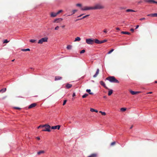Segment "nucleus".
I'll return each mask as SVG.
<instances>
[{"instance_id": "nucleus-31", "label": "nucleus", "mask_w": 157, "mask_h": 157, "mask_svg": "<svg viewBox=\"0 0 157 157\" xmlns=\"http://www.w3.org/2000/svg\"><path fill=\"white\" fill-rule=\"evenodd\" d=\"M126 110V108H122L121 109V110L122 111L124 112Z\"/></svg>"}, {"instance_id": "nucleus-10", "label": "nucleus", "mask_w": 157, "mask_h": 157, "mask_svg": "<svg viewBox=\"0 0 157 157\" xmlns=\"http://www.w3.org/2000/svg\"><path fill=\"white\" fill-rule=\"evenodd\" d=\"M100 83L101 85L103 86L105 89H107L108 90H109V89H108V87L106 86L105 83L103 81H100Z\"/></svg>"}, {"instance_id": "nucleus-62", "label": "nucleus", "mask_w": 157, "mask_h": 157, "mask_svg": "<svg viewBox=\"0 0 157 157\" xmlns=\"http://www.w3.org/2000/svg\"><path fill=\"white\" fill-rule=\"evenodd\" d=\"M14 59H13V60H12V62H13V61H14Z\"/></svg>"}, {"instance_id": "nucleus-53", "label": "nucleus", "mask_w": 157, "mask_h": 157, "mask_svg": "<svg viewBox=\"0 0 157 157\" xmlns=\"http://www.w3.org/2000/svg\"><path fill=\"white\" fill-rule=\"evenodd\" d=\"M139 27V25H137L136 27V29H137V28H138Z\"/></svg>"}, {"instance_id": "nucleus-5", "label": "nucleus", "mask_w": 157, "mask_h": 157, "mask_svg": "<svg viewBox=\"0 0 157 157\" xmlns=\"http://www.w3.org/2000/svg\"><path fill=\"white\" fill-rule=\"evenodd\" d=\"M94 40H92L91 39H87L86 40V42L89 44H92L94 42Z\"/></svg>"}, {"instance_id": "nucleus-55", "label": "nucleus", "mask_w": 157, "mask_h": 157, "mask_svg": "<svg viewBox=\"0 0 157 157\" xmlns=\"http://www.w3.org/2000/svg\"><path fill=\"white\" fill-rule=\"evenodd\" d=\"M83 15V14H82L80 15L79 16H78V17H81L82 15Z\"/></svg>"}, {"instance_id": "nucleus-45", "label": "nucleus", "mask_w": 157, "mask_h": 157, "mask_svg": "<svg viewBox=\"0 0 157 157\" xmlns=\"http://www.w3.org/2000/svg\"><path fill=\"white\" fill-rule=\"evenodd\" d=\"M101 114L102 115H104V116H105L106 115V113L105 112H102V113H101Z\"/></svg>"}, {"instance_id": "nucleus-54", "label": "nucleus", "mask_w": 157, "mask_h": 157, "mask_svg": "<svg viewBox=\"0 0 157 157\" xmlns=\"http://www.w3.org/2000/svg\"><path fill=\"white\" fill-rule=\"evenodd\" d=\"M6 96H4V97H3V98H2V99H5V98H6Z\"/></svg>"}, {"instance_id": "nucleus-50", "label": "nucleus", "mask_w": 157, "mask_h": 157, "mask_svg": "<svg viewBox=\"0 0 157 157\" xmlns=\"http://www.w3.org/2000/svg\"><path fill=\"white\" fill-rule=\"evenodd\" d=\"M130 31H131L132 32H133L134 31V29H130Z\"/></svg>"}, {"instance_id": "nucleus-63", "label": "nucleus", "mask_w": 157, "mask_h": 157, "mask_svg": "<svg viewBox=\"0 0 157 157\" xmlns=\"http://www.w3.org/2000/svg\"><path fill=\"white\" fill-rule=\"evenodd\" d=\"M30 69H33V68H32V67H31L30 68Z\"/></svg>"}, {"instance_id": "nucleus-57", "label": "nucleus", "mask_w": 157, "mask_h": 157, "mask_svg": "<svg viewBox=\"0 0 157 157\" xmlns=\"http://www.w3.org/2000/svg\"><path fill=\"white\" fill-rule=\"evenodd\" d=\"M152 92H148V93H147V94H152Z\"/></svg>"}, {"instance_id": "nucleus-32", "label": "nucleus", "mask_w": 157, "mask_h": 157, "mask_svg": "<svg viewBox=\"0 0 157 157\" xmlns=\"http://www.w3.org/2000/svg\"><path fill=\"white\" fill-rule=\"evenodd\" d=\"M88 94H85L83 95L82 96V98H85L87 96H88Z\"/></svg>"}, {"instance_id": "nucleus-17", "label": "nucleus", "mask_w": 157, "mask_h": 157, "mask_svg": "<svg viewBox=\"0 0 157 157\" xmlns=\"http://www.w3.org/2000/svg\"><path fill=\"white\" fill-rule=\"evenodd\" d=\"M50 15L51 17H55L57 15V14H56V13L52 12L51 13Z\"/></svg>"}, {"instance_id": "nucleus-20", "label": "nucleus", "mask_w": 157, "mask_h": 157, "mask_svg": "<svg viewBox=\"0 0 157 157\" xmlns=\"http://www.w3.org/2000/svg\"><path fill=\"white\" fill-rule=\"evenodd\" d=\"M6 88L2 89L0 90V93H3L6 91Z\"/></svg>"}, {"instance_id": "nucleus-9", "label": "nucleus", "mask_w": 157, "mask_h": 157, "mask_svg": "<svg viewBox=\"0 0 157 157\" xmlns=\"http://www.w3.org/2000/svg\"><path fill=\"white\" fill-rule=\"evenodd\" d=\"M94 42L95 43L99 44L103 43V40L100 41L97 39H95Z\"/></svg>"}, {"instance_id": "nucleus-37", "label": "nucleus", "mask_w": 157, "mask_h": 157, "mask_svg": "<svg viewBox=\"0 0 157 157\" xmlns=\"http://www.w3.org/2000/svg\"><path fill=\"white\" fill-rule=\"evenodd\" d=\"M62 12H63L62 10H59L56 13V14H57V15H58Z\"/></svg>"}, {"instance_id": "nucleus-15", "label": "nucleus", "mask_w": 157, "mask_h": 157, "mask_svg": "<svg viewBox=\"0 0 157 157\" xmlns=\"http://www.w3.org/2000/svg\"><path fill=\"white\" fill-rule=\"evenodd\" d=\"M99 69H97V70L96 71V73L95 74V75L93 76V77L94 78H95L96 77L97 75H98L99 74Z\"/></svg>"}, {"instance_id": "nucleus-18", "label": "nucleus", "mask_w": 157, "mask_h": 157, "mask_svg": "<svg viewBox=\"0 0 157 157\" xmlns=\"http://www.w3.org/2000/svg\"><path fill=\"white\" fill-rule=\"evenodd\" d=\"M97 154L94 153L91 154L90 155L87 157H97Z\"/></svg>"}, {"instance_id": "nucleus-48", "label": "nucleus", "mask_w": 157, "mask_h": 157, "mask_svg": "<svg viewBox=\"0 0 157 157\" xmlns=\"http://www.w3.org/2000/svg\"><path fill=\"white\" fill-rule=\"evenodd\" d=\"M103 43L107 41V40H103Z\"/></svg>"}, {"instance_id": "nucleus-4", "label": "nucleus", "mask_w": 157, "mask_h": 157, "mask_svg": "<svg viewBox=\"0 0 157 157\" xmlns=\"http://www.w3.org/2000/svg\"><path fill=\"white\" fill-rule=\"evenodd\" d=\"M48 40V38L47 37L43 38L39 40L38 43V44H42L44 42H47Z\"/></svg>"}, {"instance_id": "nucleus-2", "label": "nucleus", "mask_w": 157, "mask_h": 157, "mask_svg": "<svg viewBox=\"0 0 157 157\" xmlns=\"http://www.w3.org/2000/svg\"><path fill=\"white\" fill-rule=\"evenodd\" d=\"M104 6L101 4H97L94 7H92L93 10L96 9H101L104 8Z\"/></svg>"}, {"instance_id": "nucleus-49", "label": "nucleus", "mask_w": 157, "mask_h": 157, "mask_svg": "<svg viewBox=\"0 0 157 157\" xmlns=\"http://www.w3.org/2000/svg\"><path fill=\"white\" fill-rule=\"evenodd\" d=\"M40 127H43V125H40V126H38L37 128H40Z\"/></svg>"}, {"instance_id": "nucleus-11", "label": "nucleus", "mask_w": 157, "mask_h": 157, "mask_svg": "<svg viewBox=\"0 0 157 157\" xmlns=\"http://www.w3.org/2000/svg\"><path fill=\"white\" fill-rule=\"evenodd\" d=\"M36 105V103H32L28 107V108L29 109L35 107Z\"/></svg>"}, {"instance_id": "nucleus-40", "label": "nucleus", "mask_w": 157, "mask_h": 157, "mask_svg": "<svg viewBox=\"0 0 157 157\" xmlns=\"http://www.w3.org/2000/svg\"><path fill=\"white\" fill-rule=\"evenodd\" d=\"M14 108L15 109H19V110L21 109V108L18 107H14Z\"/></svg>"}, {"instance_id": "nucleus-34", "label": "nucleus", "mask_w": 157, "mask_h": 157, "mask_svg": "<svg viewBox=\"0 0 157 157\" xmlns=\"http://www.w3.org/2000/svg\"><path fill=\"white\" fill-rule=\"evenodd\" d=\"M29 41L31 43H34L36 42V40H35L31 39Z\"/></svg>"}, {"instance_id": "nucleus-25", "label": "nucleus", "mask_w": 157, "mask_h": 157, "mask_svg": "<svg viewBox=\"0 0 157 157\" xmlns=\"http://www.w3.org/2000/svg\"><path fill=\"white\" fill-rule=\"evenodd\" d=\"M86 92L90 94H93V93L91 92V90L90 89H87L86 90Z\"/></svg>"}, {"instance_id": "nucleus-58", "label": "nucleus", "mask_w": 157, "mask_h": 157, "mask_svg": "<svg viewBox=\"0 0 157 157\" xmlns=\"http://www.w3.org/2000/svg\"><path fill=\"white\" fill-rule=\"evenodd\" d=\"M64 27H65V25H64L62 26V28H64Z\"/></svg>"}, {"instance_id": "nucleus-24", "label": "nucleus", "mask_w": 157, "mask_h": 157, "mask_svg": "<svg viewBox=\"0 0 157 157\" xmlns=\"http://www.w3.org/2000/svg\"><path fill=\"white\" fill-rule=\"evenodd\" d=\"M90 111L91 112H95L96 113H98V111L97 110L95 109H93V108H90Z\"/></svg>"}, {"instance_id": "nucleus-38", "label": "nucleus", "mask_w": 157, "mask_h": 157, "mask_svg": "<svg viewBox=\"0 0 157 157\" xmlns=\"http://www.w3.org/2000/svg\"><path fill=\"white\" fill-rule=\"evenodd\" d=\"M77 11V10H73L72 11L73 13H72V14H74Z\"/></svg>"}, {"instance_id": "nucleus-36", "label": "nucleus", "mask_w": 157, "mask_h": 157, "mask_svg": "<svg viewBox=\"0 0 157 157\" xmlns=\"http://www.w3.org/2000/svg\"><path fill=\"white\" fill-rule=\"evenodd\" d=\"M85 50L83 49V50H82V51H81L80 52V53L81 54L83 53H84L85 52Z\"/></svg>"}, {"instance_id": "nucleus-7", "label": "nucleus", "mask_w": 157, "mask_h": 157, "mask_svg": "<svg viewBox=\"0 0 157 157\" xmlns=\"http://www.w3.org/2000/svg\"><path fill=\"white\" fill-rule=\"evenodd\" d=\"M144 1L149 4L155 3L157 4V2L155 1L154 0H144Z\"/></svg>"}, {"instance_id": "nucleus-35", "label": "nucleus", "mask_w": 157, "mask_h": 157, "mask_svg": "<svg viewBox=\"0 0 157 157\" xmlns=\"http://www.w3.org/2000/svg\"><path fill=\"white\" fill-rule=\"evenodd\" d=\"M114 50L113 49H112L111 50H110L109 51L108 53V54H110Z\"/></svg>"}, {"instance_id": "nucleus-52", "label": "nucleus", "mask_w": 157, "mask_h": 157, "mask_svg": "<svg viewBox=\"0 0 157 157\" xmlns=\"http://www.w3.org/2000/svg\"><path fill=\"white\" fill-rule=\"evenodd\" d=\"M116 29L117 30H120V28H116Z\"/></svg>"}, {"instance_id": "nucleus-46", "label": "nucleus", "mask_w": 157, "mask_h": 157, "mask_svg": "<svg viewBox=\"0 0 157 157\" xmlns=\"http://www.w3.org/2000/svg\"><path fill=\"white\" fill-rule=\"evenodd\" d=\"M145 19V18H142L140 19V21H142L143 20H144Z\"/></svg>"}, {"instance_id": "nucleus-19", "label": "nucleus", "mask_w": 157, "mask_h": 157, "mask_svg": "<svg viewBox=\"0 0 157 157\" xmlns=\"http://www.w3.org/2000/svg\"><path fill=\"white\" fill-rule=\"evenodd\" d=\"M45 152L43 150H41L37 152V154L38 155H40L41 154H44Z\"/></svg>"}, {"instance_id": "nucleus-30", "label": "nucleus", "mask_w": 157, "mask_h": 157, "mask_svg": "<svg viewBox=\"0 0 157 157\" xmlns=\"http://www.w3.org/2000/svg\"><path fill=\"white\" fill-rule=\"evenodd\" d=\"M21 51H30V49L29 48H27L25 49H21Z\"/></svg>"}, {"instance_id": "nucleus-60", "label": "nucleus", "mask_w": 157, "mask_h": 157, "mask_svg": "<svg viewBox=\"0 0 157 157\" xmlns=\"http://www.w3.org/2000/svg\"><path fill=\"white\" fill-rule=\"evenodd\" d=\"M132 127H133V126L132 125V126L130 128V129H131V128H132Z\"/></svg>"}, {"instance_id": "nucleus-23", "label": "nucleus", "mask_w": 157, "mask_h": 157, "mask_svg": "<svg viewBox=\"0 0 157 157\" xmlns=\"http://www.w3.org/2000/svg\"><path fill=\"white\" fill-rule=\"evenodd\" d=\"M121 33L123 34L130 35V33L127 32L122 31L121 32Z\"/></svg>"}, {"instance_id": "nucleus-16", "label": "nucleus", "mask_w": 157, "mask_h": 157, "mask_svg": "<svg viewBox=\"0 0 157 157\" xmlns=\"http://www.w3.org/2000/svg\"><path fill=\"white\" fill-rule=\"evenodd\" d=\"M62 78L59 76H56L55 77V81L59 80L61 79Z\"/></svg>"}, {"instance_id": "nucleus-21", "label": "nucleus", "mask_w": 157, "mask_h": 157, "mask_svg": "<svg viewBox=\"0 0 157 157\" xmlns=\"http://www.w3.org/2000/svg\"><path fill=\"white\" fill-rule=\"evenodd\" d=\"M72 86V85L71 84L68 83L66 85V87L67 88L69 89L71 88Z\"/></svg>"}, {"instance_id": "nucleus-3", "label": "nucleus", "mask_w": 157, "mask_h": 157, "mask_svg": "<svg viewBox=\"0 0 157 157\" xmlns=\"http://www.w3.org/2000/svg\"><path fill=\"white\" fill-rule=\"evenodd\" d=\"M43 127H44L45 129H43L42 130V131H48V132H50V126L48 124H45L43 125Z\"/></svg>"}, {"instance_id": "nucleus-56", "label": "nucleus", "mask_w": 157, "mask_h": 157, "mask_svg": "<svg viewBox=\"0 0 157 157\" xmlns=\"http://www.w3.org/2000/svg\"><path fill=\"white\" fill-rule=\"evenodd\" d=\"M36 138H37V139L38 140H40V137H36Z\"/></svg>"}, {"instance_id": "nucleus-43", "label": "nucleus", "mask_w": 157, "mask_h": 157, "mask_svg": "<svg viewBox=\"0 0 157 157\" xmlns=\"http://www.w3.org/2000/svg\"><path fill=\"white\" fill-rule=\"evenodd\" d=\"M59 28V26H57L56 27H55V29L56 30H57Z\"/></svg>"}, {"instance_id": "nucleus-1", "label": "nucleus", "mask_w": 157, "mask_h": 157, "mask_svg": "<svg viewBox=\"0 0 157 157\" xmlns=\"http://www.w3.org/2000/svg\"><path fill=\"white\" fill-rule=\"evenodd\" d=\"M106 79L109 80L111 82L119 83V82L113 76H109L106 78Z\"/></svg>"}, {"instance_id": "nucleus-33", "label": "nucleus", "mask_w": 157, "mask_h": 157, "mask_svg": "<svg viewBox=\"0 0 157 157\" xmlns=\"http://www.w3.org/2000/svg\"><path fill=\"white\" fill-rule=\"evenodd\" d=\"M116 142L115 141L111 143L110 144V145L111 146H113L116 144Z\"/></svg>"}, {"instance_id": "nucleus-12", "label": "nucleus", "mask_w": 157, "mask_h": 157, "mask_svg": "<svg viewBox=\"0 0 157 157\" xmlns=\"http://www.w3.org/2000/svg\"><path fill=\"white\" fill-rule=\"evenodd\" d=\"M60 125H58L55 126H52L51 127V128L53 129H55L57 128L58 130H59L60 129Z\"/></svg>"}, {"instance_id": "nucleus-27", "label": "nucleus", "mask_w": 157, "mask_h": 157, "mask_svg": "<svg viewBox=\"0 0 157 157\" xmlns=\"http://www.w3.org/2000/svg\"><path fill=\"white\" fill-rule=\"evenodd\" d=\"M80 40H81V39L79 37H77L75 38V40H74V41H79Z\"/></svg>"}, {"instance_id": "nucleus-44", "label": "nucleus", "mask_w": 157, "mask_h": 157, "mask_svg": "<svg viewBox=\"0 0 157 157\" xmlns=\"http://www.w3.org/2000/svg\"><path fill=\"white\" fill-rule=\"evenodd\" d=\"M120 9V10H123V9H125V7H120L119 8Z\"/></svg>"}, {"instance_id": "nucleus-28", "label": "nucleus", "mask_w": 157, "mask_h": 157, "mask_svg": "<svg viewBox=\"0 0 157 157\" xmlns=\"http://www.w3.org/2000/svg\"><path fill=\"white\" fill-rule=\"evenodd\" d=\"M72 47V46L69 45L67 46V48L68 50H70L71 49Z\"/></svg>"}, {"instance_id": "nucleus-39", "label": "nucleus", "mask_w": 157, "mask_h": 157, "mask_svg": "<svg viewBox=\"0 0 157 157\" xmlns=\"http://www.w3.org/2000/svg\"><path fill=\"white\" fill-rule=\"evenodd\" d=\"M67 101V100H65L64 101H63V105H65Z\"/></svg>"}, {"instance_id": "nucleus-26", "label": "nucleus", "mask_w": 157, "mask_h": 157, "mask_svg": "<svg viewBox=\"0 0 157 157\" xmlns=\"http://www.w3.org/2000/svg\"><path fill=\"white\" fill-rule=\"evenodd\" d=\"M89 16V15H86V16H83L82 18H81L80 19H78L76 20V21H78V20H81L82 19L85 18L86 17H87Z\"/></svg>"}, {"instance_id": "nucleus-14", "label": "nucleus", "mask_w": 157, "mask_h": 157, "mask_svg": "<svg viewBox=\"0 0 157 157\" xmlns=\"http://www.w3.org/2000/svg\"><path fill=\"white\" fill-rule=\"evenodd\" d=\"M130 93L132 94V95H135L136 94L138 93H140V91H134L132 90L130 91Z\"/></svg>"}, {"instance_id": "nucleus-61", "label": "nucleus", "mask_w": 157, "mask_h": 157, "mask_svg": "<svg viewBox=\"0 0 157 157\" xmlns=\"http://www.w3.org/2000/svg\"><path fill=\"white\" fill-rule=\"evenodd\" d=\"M155 83H157V81H155Z\"/></svg>"}, {"instance_id": "nucleus-47", "label": "nucleus", "mask_w": 157, "mask_h": 157, "mask_svg": "<svg viewBox=\"0 0 157 157\" xmlns=\"http://www.w3.org/2000/svg\"><path fill=\"white\" fill-rule=\"evenodd\" d=\"M103 32H104V33H107V30L106 29H105L103 30Z\"/></svg>"}, {"instance_id": "nucleus-8", "label": "nucleus", "mask_w": 157, "mask_h": 157, "mask_svg": "<svg viewBox=\"0 0 157 157\" xmlns=\"http://www.w3.org/2000/svg\"><path fill=\"white\" fill-rule=\"evenodd\" d=\"M63 20V19L62 18H58L56 19L53 22L54 23H59L61 21H62Z\"/></svg>"}, {"instance_id": "nucleus-42", "label": "nucleus", "mask_w": 157, "mask_h": 157, "mask_svg": "<svg viewBox=\"0 0 157 157\" xmlns=\"http://www.w3.org/2000/svg\"><path fill=\"white\" fill-rule=\"evenodd\" d=\"M9 42V41H8L7 40H5L4 42V43H7Z\"/></svg>"}, {"instance_id": "nucleus-13", "label": "nucleus", "mask_w": 157, "mask_h": 157, "mask_svg": "<svg viewBox=\"0 0 157 157\" xmlns=\"http://www.w3.org/2000/svg\"><path fill=\"white\" fill-rule=\"evenodd\" d=\"M148 16H151V17H157V13H151L148 14L147 15Z\"/></svg>"}, {"instance_id": "nucleus-64", "label": "nucleus", "mask_w": 157, "mask_h": 157, "mask_svg": "<svg viewBox=\"0 0 157 157\" xmlns=\"http://www.w3.org/2000/svg\"><path fill=\"white\" fill-rule=\"evenodd\" d=\"M104 98H106V97H105V96H104Z\"/></svg>"}, {"instance_id": "nucleus-22", "label": "nucleus", "mask_w": 157, "mask_h": 157, "mask_svg": "<svg viewBox=\"0 0 157 157\" xmlns=\"http://www.w3.org/2000/svg\"><path fill=\"white\" fill-rule=\"evenodd\" d=\"M109 90L108 92V95L109 96L111 95L113 93V90H110L109 89Z\"/></svg>"}, {"instance_id": "nucleus-6", "label": "nucleus", "mask_w": 157, "mask_h": 157, "mask_svg": "<svg viewBox=\"0 0 157 157\" xmlns=\"http://www.w3.org/2000/svg\"><path fill=\"white\" fill-rule=\"evenodd\" d=\"M81 10H93L92 7L85 6L83 8H81Z\"/></svg>"}, {"instance_id": "nucleus-41", "label": "nucleus", "mask_w": 157, "mask_h": 157, "mask_svg": "<svg viewBox=\"0 0 157 157\" xmlns=\"http://www.w3.org/2000/svg\"><path fill=\"white\" fill-rule=\"evenodd\" d=\"M76 6H79V7H81V6H82V5L80 4H77L76 5Z\"/></svg>"}, {"instance_id": "nucleus-59", "label": "nucleus", "mask_w": 157, "mask_h": 157, "mask_svg": "<svg viewBox=\"0 0 157 157\" xmlns=\"http://www.w3.org/2000/svg\"><path fill=\"white\" fill-rule=\"evenodd\" d=\"M99 112L101 114L102 112L101 111H99Z\"/></svg>"}, {"instance_id": "nucleus-51", "label": "nucleus", "mask_w": 157, "mask_h": 157, "mask_svg": "<svg viewBox=\"0 0 157 157\" xmlns=\"http://www.w3.org/2000/svg\"><path fill=\"white\" fill-rule=\"evenodd\" d=\"M75 96V93H73V95H72V96L73 97H74Z\"/></svg>"}, {"instance_id": "nucleus-29", "label": "nucleus", "mask_w": 157, "mask_h": 157, "mask_svg": "<svg viewBox=\"0 0 157 157\" xmlns=\"http://www.w3.org/2000/svg\"><path fill=\"white\" fill-rule=\"evenodd\" d=\"M126 11L127 12H136L135 11L132 10H131V9H127L126 10Z\"/></svg>"}]
</instances>
